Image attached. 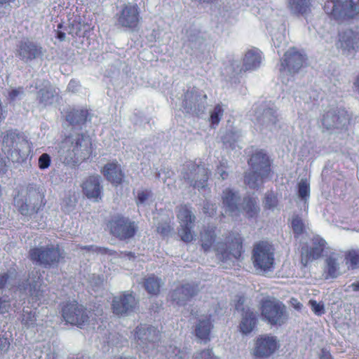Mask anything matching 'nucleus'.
<instances>
[{
	"instance_id": "1",
	"label": "nucleus",
	"mask_w": 359,
	"mask_h": 359,
	"mask_svg": "<svg viewBox=\"0 0 359 359\" xmlns=\"http://www.w3.org/2000/svg\"><path fill=\"white\" fill-rule=\"evenodd\" d=\"M250 172L244 177L245 183L252 189H257L259 184L272 177L271 161L262 151H257L248 160Z\"/></svg>"
},
{
	"instance_id": "2",
	"label": "nucleus",
	"mask_w": 359,
	"mask_h": 359,
	"mask_svg": "<svg viewBox=\"0 0 359 359\" xmlns=\"http://www.w3.org/2000/svg\"><path fill=\"white\" fill-rule=\"evenodd\" d=\"M215 250L222 262L239 261L244 252L243 238L237 232H229L224 242H219L215 245Z\"/></svg>"
},
{
	"instance_id": "3",
	"label": "nucleus",
	"mask_w": 359,
	"mask_h": 359,
	"mask_svg": "<svg viewBox=\"0 0 359 359\" xmlns=\"http://www.w3.org/2000/svg\"><path fill=\"white\" fill-rule=\"evenodd\" d=\"M323 9L337 20L353 19L359 15V0H327Z\"/></svg>"
},
{
	"instance_id": "4",
	"label": "nucleus",
	"mask_w": 359,
	"mask_h": 359,
	"mask_svg": "<svg viewBox=\"0 0 359 359\" xmlns=\"http://www.w3.org/2000/svg\"><path fill=\"white\" fill-rule=\"evenodd\" d=\"M30 260L45 268L57 266L65 258L64 253L59 245H48L42 247H34L29 251Z\"/></svg>"
},
{
	"instance_id": "5",
	"label": "nucleus",
	"mask_w": 359,
	"mask_h": 359,
	"mask_svg": "<svg viewBox=\"0 0 359 359\" xmlns=\"http://www.w3.org/2000/svg\"><path fill=\"white\" fill-rule=\"evenodd\" d=\"M274 248L267 241L256 243L252 252V261L255 269L263 273L271 271L274 268Z\"/></svg>"
},
{
	"instance_id": "6",
	"label": "nucleus",
	"mask_w": 359,
	"mask_h": 359,
	"mask_svg": "<svg viewBox=\"0 0 359 359\" xmlns=\"http://www.w3.org/2000/svg\"><path fill=\"white\" fill-rule=\"evenodd\" d=\"M70 136H66L62 140V147H67L69 157L71 161L76 162L88 158L93 152V144L90 137L83 133L78 134L74 140Z\"/></svg>"
},
{
	"instance_id": "7",
	"label": "nucleus",
	"mask_w": 359,
	"mask_h": 359,
	"mask_svg": "<svg viewBox=\"0 0 359 359\" xmlns=\"http://www.w3.org/2000/svg\"><path fill=\"white\" fill-rule=\"evenodd\" d=\"M260 309L262 316L271 325L281 326L287 320L285 306L275 299H262Z\"/></svg>"
},
{
	"instance_id": "8",
	"label": "nucleus",
	"mask_w": 359,
	"mask_h": 359,
	"mask_svg": "<svg viewBox=\"0 0 359 359\" xmlns=\"http://www.w3.org/2000/svg\"><path fill=\"white\" fill-rule=\"evenodd\" d=\"M107 226L110 233L121 241L133 238L138 229L134 221L120 214L111 217Z\"/></svg>"
},
{
	"instance_id": "9",
	"label": "nucleus",
	"mask_w": 359,
	"mask_h": 359,
	"mask_svg": "<svg viewBox=\"0 0 359 359\" xmlns=\"http://www.w3.org/2000/svg\"><path fill=\"white\" fill-rule=\"evenodd\" d=\"M61 313L67 323L79 328L90 322V317L87 309L76 300L66 302L62 307Z\"/></svg>"
},
{
	"instance_id": "10",
	"label": "nucleus",
	"mask_w": 359,
	"mask_h": 359,
	"mask_svg": "<svg viewBox=\"0 0 359 359\" xmlns=\"http://www.w3.org/2000/svg\"><path fill=\"white\" fill-rule=\"evenodd\" d=\"M176 216L180 224L177 229L180 239L184 243H190L194 240L193 229L195 225L196 217L191 208L182 204L177 208Z\"/></svg>"
},
{
	"instance_id": "11",
	"label": "nucleus",
	"mask_w": 359,
	"mask_h": 359,
	"mask_svg": "<svg viewBox=\"0 0 359 359\" xmlns=\"http://www.w3.org/2000/svg\"><path fill=\"white\" fill-rule=\"evenodd\" d=\"M185 166V171L183 173L184 180L198 189L205 188L210 176V171L205 168V165L189 162Z\"/></svg>"
},
{
	"instance_id": "12",
	"label": "nucleus",
	"mask_w": 359,
	"mask_h": 359,
	"mask_svg": "<svg viewBox=\"0 0 359 359\" xmlns=\"http://www.w3.org/2000/svg\"><path fill=\"white\" fill-rule=\"evenodd\" d=\"M307 57L297 48H290L280 60V71H287L290 74L298 73L299 70L307 65Z\"/></svg>"
},
{
	"instance_id": "13",
	"label": "nucleus",
	"mask_w": 359,
	"mask_h": 359,
	"mask_svg": "<svg viewBox=\"0 0 359 359\" xmlns=\"http://www.w3.org/2000/svg\"><path fill=\"white\" fill-rule=\"evenodd\" d=\"M207 95L194 88L188 90L184 95L182 107L185 112L198 117L205 109Z\"/></svg>"
},
{
	"instance_id": "14",
	"label": "nucleus",
	"mask_w": 359,
	"mask_h": 359,
	"mask_svg": "<svg viewBox=\"0 0 359 359\" xmlns=\"http://www.w3.org/2000/svg\"><path fill=\"white\" fill-rule=\"evenodd\" d=\"M351 116L342 108L331 109L325 111L321 118V124L326 130L338 128L350 123Z\"/></svg>"
},
{
	"instance_id": "15",
	"label": "nucleus",
	"mask_w": 359,
	"mask_h": 359,
	"mask_svg": "<svg viewBox=\"0 0 359 359\" xmlns=\"http://www.w3.org/2000/svg\"><path fill=\"white\" fill-rule=\"evenodd\" d=\"M137 306V302L132 294L124 292L113 298L111 309L118 316H126L133 311Z\"/></svg>"
},
{
	"instance_id": "16",
	"label": "nucleus",
	"mask_w": 359,
	"mask_h": 359,
	"mask_svg": "<svg viewBox=\"0 0 359 359\" xmlns=\"http://www.w3.org/2000/svg\"><path fill=\"white\" fill-rule=\"evenodd\" d=\"M139 7L136 4H125L118 17L119 24L124 27L134 29L140 21Z\"/></svg>"
},
{
	"instance_id": "17",
	"label": "nucleus",
	"mask_w": 359,
	"mask_h": 359,
	"mask_svg": "<svg viewBox=\"0 0 359 359\" xmlns=\"http://www.w3.org/2000/svg\"><path fill=\"white\" fill-rule=\"evenodd\" d=\"M134 339L140 345L149 346L151 344L154 347V344L161 340V332L153 326L140 325L135 330Z\"/></svg>"
},
{
	"instance_id": "18",
	"label": "nucleus",
	"mask_w": 359,
	"mask_h": 359,
	"mask_svg": "<svg viewBox=\"0 0 359 359\" xmlns=\"http://www.w3.org/2000/svg\"><path fill=\"white\" fill-rule=\"evenodd\" d=\"M278 347V344L276 337L261 335L257 339L253 354L256 358H267L272 355Z\"/></svg>"
},
{
	"instance_id": "19",
	"label": "nucleus",
	"mask_w": 359,
	"mask_h": 359,
	"mask_svg": "<svg viewBox=\"0 0 359 359\" xmlns=\"http://www.w3.org/2000/svg\"><path fill=\"white\" fill-rule=\"evenodd\" d=\"M245 299L243 297H239L235 304L236 309L238 311H242L243 312L242 320L241 321L239 329L241 332L247 334L250 333L256 327L257 325V317L255 313L247 309L245 311L243 304Z\"/></svg>"
},
{
	"instance_id": "20",
	"label": "nucleus",
	"mask_w": 359,
	"mask_h": 359,
	"mask_svg": "<svg viewBox=\"0 0 359 359\" xmlns=\"http://www.w3.org/2000/svg\"><path fill=\"white\" fill-rule=\"evenodd\" d=\"M326 242L323 238H316L312 241L310 248H302L301 263L303 266H306L311 262L319 259L325 250Z\"/></svg>"
},
{
	"instance_id": "21",
	"label": "nucleus",
	"mask_w": 359,
	"mask_h": 359,
	"mask_svg": "<svg viewBox=\"0 0 359 359\" xmlns=\"http://www.w3.org/2000/svg\"><path fill=\"white\" fill-rule=\"evenodd\" d=\"M198 292L197 285L182 284L170 292L171 301L177 305H184Z\"/></svg>"
},
{
	"instance_id": "22",
	"label": "nucleus",
	"mask_w": 359,
	"mask_h": 359,
	"mask_svg": "<svg viewBox=\"0 0 359 359\" xmlns=\"http://www.w3.org/2000/svg\"><path fill=\"white\" fill-rule=\"evenodd\" d=\"M101 172L107 181L116 187L121 184L125 178L121 165L116 161L105 164Z\"/></svg>"
},
{
	"instance_id": "23",
	"label": "nucleus",
	"mask_w": 359,
	"mask_h": 359,
	"mask_svg": "<svg viewBox=\"0 0 359 359\" xmlns=\"http://www.w3.org/2000/svg\"><path fill=\"white\" fill-rule=\"evenodd\" d=\"M223 208L226 212L230 215H239L241 209L239 207L240 196L231 189H226L222 196Z\"/></svg>"
},
{
	"instance_id": "24",
	"label": "nucleus",
	"mask_w": 359,
	"mask_h": 359,
	"mask_svg": "<svg viewBox=\"0 0 359 359\" xmlns=\"http://www.w3.org/2000/svg\"><path fill=\"white\" fill-rule=\"evenodd\" d=\"M18 55L22 60L31 61L42 55V48L30 41H22L18 46Z\"/></svg>"
},
{
	"instance_id": "25",
	"label": "nucleus",
	"mask_w": 359,
	"mask_h": 359,
	"mask_svg": "<svg viewBox=\"0 0 359 359\" xmlns=\"http://www.w3.org/2000/svg\"><path fill=\"white\" fill-rule=\"evenodd\" d=\"M82 189L84 194L88 198L98 201L101 198V186L98 175L89 176L83 183Z\"/></svg>"
},
{
	"instance_id": "26",
	"label": "nucleus",
	"mask_w": 359,
	"mask_h": 359,
	"mask_svg": "<svg viewBox=\"0 0 359 359\" xmlns=\"http://www.w3.org/2000/svg\"><path fill=\"white\" fill-rule=\"evenodd\" d=\"M287 3L290 10L295 15L306 18L311 13V0H288Z\"/></svg>"
},
{
	"instance_id": "27",
	"label": "nucleus",
	"mask_w": 359,
	"mask_h": 359,
	"mask_svg": "<svg viewBox=\"0 0 359 359\" xmlns=\"http://www.w3.org/2000/svg\"><path fill=\"white\" fill-rule=\"evenodd\" d=\"M213 325L211 320V316H205V318L198 320L196 325V336L204 341H210V336Z\"/></svg>"
},
{
	"instance_id": "28",
	"label": "nucleus",
	"mask_w": 359,
	"mask_h": 359,
	"mask_svg": "<svg viewBox=\"0 0 359 359\" xmlns=\"http://www.w3.org/2000/svg\"><path fill=\"white\" fill-rule=\"evenodd\" d=\"M261 62V53L255 49L249 50L243 58V67L241 72L255 70L260 66Z\"/></svg>"
},
{
	"instance_id": "29",
	"label": "nucleus",
	"mask_w": 359,
	"mask_h": 359,
	"mask_svg": "<svg viewBox=\"0 0 359 359\" xmlns=\"http://www.w3.org/2000/svg\"><path fill=\"white\" fill-rule=\"evenodd\" d=\"M217 227L208 226L201 231V247L205 252L209 251L215 245L217 238Z\"/></svg>"
},
{
	"instance_id": "30",
	"label": "nucleus",
	"mask_w": 359,
	"mask_h": 359,
	"mask_svg": "<svg viewBox=\"0 0 359 359\" xmlns=\"http://www.w3.org/2000/svg\"><path fill=\"white\" fill-rule=\"evenodd\" d=\"M88 115L86 109H72L67 113L66 120L71 126H82L86 124Z\"/></svg>"
},
{
	"instance_id": "31",
	"label": "nucleus",
	"mask_w": 359,
	"mask_h": 359,
	"mask_svg": "<svg viewBox=\"0 0 359 359\" xmlns=\"http://www.w3.org/2000/svg\"><path fill=\"white\" fill-rule=\"evenodd\" d=\"M242 209L247 217L253 218L257 217L260 210L257 198L250 196L244 197Z\"/></svg>"
},
{
	"instance_id": "32",
	"label": "nucleus",
	"mask_w": 359,
	"mask_h": 359,
	"mask_svg": "<svg viewBox=\"0 0 359 359\" xmlns=\"http://www.w3.org/2000/svg\"><path fill=\"white\" fill-rule=\"evenodd\" d=\"M341 46L344 48L354 49L358 39V34L351 29H347L339 34Z\"/></svg>"
},
{
	"instance_id": "33",
	"label": "nucleus",
	"mask_w": 359,
	"mask_h": 359,
	"mask_svg": "<svg viewBox=\"0 0 359 359\" xmlns=\"http://www.w3.org/2000/svg\"><path fill=\"white\" fill-rule=\"evenodd\" d=\"M36 275L34 277H30L27 279L28 284L29 285V292L33 298H35L36 301L39 299V297L42 295L43 290H41L42 285L43 278L39 271H36Z\"/></svg>"
},
{
	"instance_id": "34",
	"label": "nucleus",
	"mask_w": 359,
	"mask_h": 359,
	"mask_svg": "<svg viewBox=\"0 0 359 359\" xmlns=\"http://www.w3.org/2000/svg\"><path fill=\"white\" fill-rule=\"evenodd\" d=\"M3 135L2 149L4 152H10L14 148L20 135L17 130H8Z\"/></svg>"
},
{
	"instance_id": "35",
	"label": "nucleus",
	"mask_w": 359,
	"mask_h": 359,
	"mask_svg": "<svg viewBox=\"0 0 359 359\" xmlns=\"http://www.w3.org/2000/svg\"><path fill=\"white\" fill-rule=\"evenodd\" d=\"M290 226L296 238L306 232V224L299 215H294L292 217Z\"/></svg>"
},
{
	"instance_id": "36",
	"label": "nucleus",
	"mask_w": 359,
	"mask_h": 359,
	"mask_svg": "<svg viewBox=\"0 0 359 359\" xmlns=\"http://www.w3.org/2000/svg\"><path fill=\"white\" fill-rule=\"evenodd\" d=\"M144 287L150 294L156 295L160 292L161 280L152 275L144 279Z\"/></svg>"
},
{
	"instance_id": "37",
	"label": "nucleus",
	"mask_w": 359,
	"mask_h": 359,
	"mask_svg": "<svg viewBox=\"0 0 359 359\" xmlns=\"http://www.w3.org/2000/svg\"><path fill=\"white\" fill-rule=\"evenodd\" d=\"M224 109L220 104H216L212 110L210 111L209 121L211 128L217 126L224 115Z\"/></svg>"
},
{
	"instance_id": "38",
	"label": "nucleus",
	"mask_w": 359,
	"mask_h": 359,
	"mask_svg": "<svg viewBox=\"0 0 359 359\" xmlns=\"http://www.w3.org/2000/svg\"><path fill=\"white\" fill-rule=\"evenodd\" d=\"M327 264V275L326 278H337L339 275V264L337 259L332 257H329L326 259Z\"/></svg>"
},
{
	"instance_id": "39",
	"label": "nucleus",
	"mask_w": 359,
	"mask_h": 359,
	"mask_svg": "<svg viewBox=\"0 0 359 359\" xmlns=\"http://www.w3.org/2000/svg\"><path fill=\"white\" fill-rule=\"evenodd\" d=\"M346 264L352 269L359 267V252L351 250L346 252L344 257Z\"/></svg>"
},
{
	"instance_id": "40",
	"label": "nucleus",
	"mask_w": 359,
	"mask_h": 359,
	"mask_svg": "<svg viewBox=\"0 0 359 359\" xmlns=\"http://www.w3.org/2000/svg\"><path fill=\"white\" fill-rule=\"evenodd\" d=\"M298 196L308 206V200L310 197V184L306 180H301L298 183Z\"/></svg>"
},
{
	"instance_id": "41",
	"label": "nucleus",
	"mask_w": 359,
	"mask_h": 359,
	"mask_svg": "<svg viewBox=\"0 0 359 359\" xmlns=\"http://www.w3.org/2000/svg\"><path fill=\"white\" fill-rule=\"evenodd\" d=\"M278 205L277 194L273 191L267 192L265 194L264 201V208L266 210H273Z\"/></svg>"
},
{
	"instance_id": "42",
	"label": "nucleus",
	"mask_w": 359,
	"mask_h": 359,
	"mask_svg": "<svg viewBox=\"0 0 359 359\" xmlns=\"http://www.w3.org/2000/svg\"><path fill=\"white\" fill-rule=\"evenodd\" d=\"M164 354L167 359H183L185 353L176 346H169L165 348Z\"/></svg>"
},
{
	"instance_id": "43",
	"label": "nucleus",
	"mask_w": 359,
	"mask_h": 359,
	"mask_svg": "<svg viewBox=\"0 0 359 359\" xmlns=\"http://www.w3.org/2000/svg\"><path fill=\"white\" fill-rule=\"evenodd\" d=\"M14 204L22 215H27L28 214L29 205H27L22 199L20 198L18 196L14 198Z\"/></svg>"
},
{
	"instance_id": "44",
	"label": "nucleus",
	"mask_w": 359,
	"mask_h": 359,
	"mask_svg": "<svg viewBox=\"0 0 359 359\" xmlns=\"http://www.w3.org/2000/svg\"><path fill=\"white\" fill-rule=\"evenodd\" d=\"M36 321V313L32 311H23L22 323L25 326L34 324Z\"/></svg>"
},
{
	"instance_id": "45",
	"label": "nucleus",
	"mask_w": 359,
	"mask_h": 359,
	"mask_svg": "<svg viewBox=\"0 0 359 359\" xmlns=\"http://www.w3.org/2000/svg\"><path fill=\"white\" fill-rule=\"evenodd\" d=\"M194 359H218L212 353V349H204L196 352Z\"/></svg>"
},
{
	"instance_id": "46",
	"label": "nucleus",
	"mask_w": 359,
	"mask_h": 359,
	"mask_svg": "<svg viewBox=\"0 0 359 359\" xmlns=\"http://www.w3.org/2000/svg\"><path fill=\"white\" fill-rule=\"evenodd\" d=\"M51 163V158L48 154H42L38 160V165L41 170H45L48 168Z\"/></svg>"
},
{
	"instance_id": "47",
	"label": "nucleus",
	"mask_w": 359,
	"mask_h": 359,
	"mask_svg": "<svg viewBox=\"0 0 359 359\" xmlns=\"http://www.w3.org/2000/svg\"><path fill=\"white\" fill-rule=\"evenodd\" d=\"M172 231V227L170 222L160 224L157 227V231L163 236H168Z\"/></svg>"
},
{
	"instance_id": "48",
	"label": "nucleus",
	"mask_w": 359,
	"mask_h": 359,
	"mask_svg": "<svg viewBox=\"0 0 359 359\" xmlns=\"http://www.w3.org/2000/svg\"><path fill=\"white\" fill-rule=\"evenodd\" d=\"M309 305L311 306L312 311L318 316H320L324 313V306L320 303H318L316 300L311 299L309 301Z\"/></svg>"
},
{
	"instance_id": "49",
	"label": "nucleus",
	"mask_w": 359,
	"mask_h": 359,
	"mask_svg": "<svg viewBox=\"0 0 359 359\" xmlns=\"http://www.w3.org/2000/svg\"><path fill=\"white\" fill-rule=\"evenodd\" d=\"M216 209L215 204L207 202L203 206V212L208 216H212L216 212Z\"/></svg>"
},
{
	"instance_id": "50",
	"label": "nucleus",
	"mask_w": 359,
	"mask_h": 359,
	"mask_svg": "<svg viewBox=\"0 0 359 359\" xmlns=\"http://www.w3.org/2000/svg\"><path fill=\"white\" fill-rule=\"evenodd\" d=\"M227 166L223 162H220L219 165L217 168V172L219 175L222 180H225L228 177V172L226 171Z\"/></svg>"
},
{
	"instance_id": "51",
	"label": "nucleus",
	"mask_w": 359,
	"mask_h": 359,
	"mask_svg": "<svg viewBox=\"0 0 359 359\" xmlns=\"http://www.w3.org/2000/svg\"><path fill=\"white\" fill-rule=\"evenodd\" d=\"M22 93L23 88L22 87L12 89L8 92V98L11 101H14Z\"/></svg>"
},
{
	"instance_id": "52",
	"label": "nucleus",
	"mask_w": 359,
	"mask_h": 359,
	"mask_svg": "<svg viewBox=\"0 0 359 359\" xmlns=\"http://www.w3.org/2000/svg\"><path fill=\"white\" fill-rule=\"evenodd\" d=\"M10 302L0 297V314H4L8 311L10 309Z\"/></svg>"
},
{
	"instance_id": "53",
	"label": "nucleus",
	"mask_w": 359,
	"mask_h": 359,
	"mask_svg": "<svg viewBox=\"0 0 359 359\" xmlns=\"http://www.w3.org/2000/svg\"><path fill=\"white\" fill-rule=\"evenodd\" d=\"M9 275L7 273H0V289H4L9 280Z\"/></svg>"
},
{
	"instance_id": "54",
	"label": "nucleus",
	"mask_w": 359,
	"mask_h": 359,
	"mask_svg": "<svg viewBox=\"0 0 359 359\" xmlns=\"http://www.w3.org/2000/svg\"><path fill=\"white\" fill-rule=\"evenodd\" d=\"M149 193L147 191H142L137 194V203H144L149 197Z\"/></svg>"
},
{
	"instance_id": "55",
	"label": "nucleus",
	"mask_w": 359,
	"mask_h": 359,
	"mask_svg": "<svg viewBox=\"0 0 359 359\" xmlns=\"http://www.w3.org/2000/svg\"><path fill=\"white\" fill-rule=\"evenodd\" d=\"M36 198L37 199H40L41 200V204L39 205V207H36V206H34L33 207V209L34 210V211L36 212H38V210L41 208H43L45 205H46V201L44 200V196H41V194H36Z\"/></svg>"
},
{
	"instance_id": "56",
	"label": "nucleus",
	"mask_w": 359,
	"mask_h": 359,
	"mask_svg": "<svg viewBox=\"0 0 359 359\" xmlns=\"http://www.w3.org/2000/svg\"><path fill=\"white\" fill-rule=\"evenodd\" d=\"M40 93H41V94H42V96L40 98V102H44L46 104L47 100L45 98V95L47 94V97H48V98H49V95H48L49 92L48 90H41Z\"/></svg>"
},
{
	"instance_id": "57",
	"label": "nucleus",
	"mask_w": 359,
	"mask_h": 359,
	"mask_svg": "<svg viewBox=\"0 0 359 359\" xmlns=\"http://www.w3.org/2000/svg\"><path fill=\"white\" fill-rule=\"evenodd\" d=\"M6 171V161L3 158H0V173L5 172Z\"/></svg>"
},
{
	"instance_id": "58",
	"label": "nucleus",
	"mask_w": 359,
	"mask_h": 359,
	"mask_svg": "<svg viewBox=\"0 0 359 359\" xmlns=\"http://www.w3.org/2000/svg\"><path fill=\"white\" fill-rule=\"evenodd\" d=\"M65 36H66L65 33H64L62 32H60V31H57V38L60 41H64L65 39Z\"/></svg>"
},
{
	"instance_id": "59",
	"label": "nucleus",
	"mask_w": 359,
	"mask_h": 359,
	"mask_svg": "<svg viewBox=\"0 0 359 359\" xmlns=\"http://www.w3.org/2000/svg\"><path fill=\"white\" fill-rule=\"evenodd\" d=\"M351 287L354 291H359V282L352 283Z\"/></svg>"
},
{
	"instance_id": "60",
	"label": "nucleus",
	"mask_w": 359,
	"mask_h": 359,
	"mask_svg": "<svg viewBox=\"0 0 359 359\" xmlns=\"http://www.w3.org/2000/svg\"><path fill=\"white\" fill-rule=\"evenodd\" d=\"M15 0H0V4H9L10 2H13Z\"/></svg>"
},
{
	"instance_id": "61",
	"label": "nucleus",
	"mask_w": 359,
	"mask_h": 359,
	"mask_svg": "<svg viewBox=\"0 0 359 359\" xmlns=\"http://www.w3.org/2000/svg\"><path fill=\"white\" fill-rule=\"evenodd\" d=\"M93 248H94L93 245L84 246V247H82L81 249H84V250H93Z\"/></svg>"
},
{
	"instance_id": "62",
	"label": "nucleus",
	"mask_w": 359,
	"mask_h": 359,
	"mask_svg": "<svg viewBox=\"0 0 359 359\" xmlns=\"http://www.w3.org/2000/svg\"><path fill=\"white\" fill-rule=\"evenodd\" d=\"M266 113H269L273 116H274V114L276 113V111L274 110H273L272 109H267Z\"/></svg>"
},
{
	"instance_id": "63",
	"label": "nucleus",
	"mask_w": 359,
	"mask_h": 359,
	"mask_svg": "<svg viewBox=\"0 0 359 359\" xmlns=\"http://www.w3.org/2000/svg\"><path fill=\"white\" fill-rule=\"evenodd\" d=\"M99 251L102 253H107L109 250L107 248H99Z\"/></svg>"
},
{
	"instance_id": "64",
	"label": "nucleus",
	"mask_w": 359,
	"mask_h": 359,
	"mask_svg": "<svg viewBox=\"0 0 359 359\" xmlns=\"http://www.w3.org/2000/svg\"><path fill=\"white\" fill-rule=\"evenodd\" d=\"M191 315H193V316H196V315H197V312H196V313H193V311H191Z\"/></svg>"
}]
</instances>
